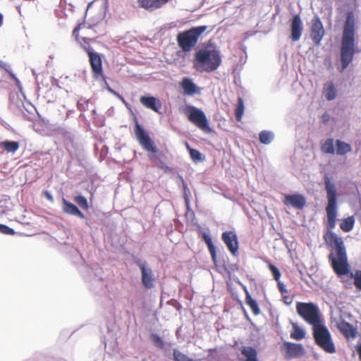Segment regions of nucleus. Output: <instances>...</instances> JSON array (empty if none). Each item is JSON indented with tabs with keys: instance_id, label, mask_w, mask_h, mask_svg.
Masks as SVG:
<instances>
[{
	"instance_id": "1",
	"label": "nucleus",
	"mask_w": 361,
	"mask_h": 361,
	"mask_svg": "<svg viewBox=\"0 0 361 361\" xmlns=\"http://www.w3.org/2000/svg\"><path fill=\"white\" fill-rule=\"evenodd\" d=\"M324 185L328 202L325 209L327 231L324 234V240L328 246L333 248V251L328 256L332 269L337 276H345L350 270L346 247L343 238L332 231L336 227L337 221L338 195L336 189L335 185L327 176L324 178Z\"/></svg>"
},
{
	"instance_id": "2",
	"label": "nucleus",
	"mask_w": 361,
	"mask_h": 361,
	"mask_svg": "<svg viewBox=\"0 0 361 361\" xmlns=\"http://www.w3.org/2000/svg\"><path fill=\"white\" fill-rule=\"evenodd\" d=\"M355 54V19L352 11L347 13L341 40V61L343 71L353 61Z\"/></svg>"
},
{
	"instance_id": "3",
	"label": "nucleus",
	"mask_w": 361,
	"mask_h": 361,
	"mask_svg": "<svg viewBox=\"0 0 361 361\" xmlns=\"http://www.w3.org/2000/svg\"><path fill=\"white\" fill-rule=\"evenodd\" d=\"M194 68L202 73L216 71L221 64L220 51L216 48L197 51L195 54Z\"/></svg>"
},
{
	"instance_id": "4",
	"label": "nucleus",
	"mask_w": 361,
	"mask_h": 361,
	"mask_svg": "<svg viewBox=\"0 0 361 361\" xmlns=\"http://www.w3.org/2000/svg\"><path fill=\"white\" fill-rule=\"evenodd\" d=\"M207 30V26L194 27L180 32L177 35V42L183 51L188 52L195 47L200 35Z\"/></svg>"
},
{
	"instance_id": "5",
	"label": "nucleus",
	"mask_w": 361,
	"mask_h": 361,
	"mask_svg": "<svg viewBox=\"0 0 361 361\" xmlns=\"http://www.w3.org/2000/svg\"><path fill=\"white\" fill-rule=\"evenodd\" d=\"M183 113L187 116L188 121L197 126L202 131L209 133L212 128L209 127L208 119L204 112L192 105H187L183 109Z\"/></svg>"
},
{
	"instance_id": "6",
	"label": "nucleus",
	"mask_w": 361,
	"mask_h": 361,
	"mask_svg": "<svg viewBox=\"0 0 361 361\" xmlns=\"http://www.w3.org/2000/svg\"><path fill=\"white\" fill-rule=\"evenodd\" d=\"M313 336L315 343L324 351L328 353L336 352L335 345L331 339V334L325 326L320 324L313 327Z\"/></svg>"
},
{
	"instance_id": "7",
	"label": "nucleus",
	"mask_w": 361,
	"mask_h": 361,
	"mask_svg": "<svg viewBox=\"0 0 361 361\" xmlns=\"http://www.w3.org/2000/svg\"><path fill=\"white\" fill-rule=\"evenodd\" d=\"M298 314L313 327L320 324V315L318 307L312 302H301L296 304Z\"/></svg>"
},
{
	"instance_id": "8",
	"label": "nucleus",
	"mask_w": 361,
	"mask_h": 361,
	"mask_svg": "<svg viewBox=\"0 0 361 361\" xmlns=\"http://www.w3.org/2000/svg\"><path fill=\"white\" fill-rule=\"evenodd\" d=\"M84 49L87 52L89 57V62L93 78L95 79L102 78L105 80L106 77L103 71L101 55L99 53L93 51L91 47L84 46Z\"/></svg>"
},
{
	"instance_id": "9",
	"label": "nucleus",
	"mask_w": 361,
	"mask_h": 361,
	"mask_svg": "<svg viewBox=\"0 0 361 361\" xmlns=\"http://www.w3.org/2000/svg\"><path fill=\"white\" fill-rule=\"evenodd\" d=\"M134 133L137 140L146 151L153 153L157 152V147L154 142L136 118Z\"/></svg>"
},
{
	"instance_id": "10",
	"label": "nucleus",
	"mask_w": 361,
	"mask_h": 361,
	"mask_svg": "<svg viewBox=\"0 0 361 361\" xmlns=\"http://www.w3.org/2000/svg\"><path fill=\"white\" fill-rule=\"evenodd\" d=\"M324 35L325 30L321 19L318 16H314L310 23V37L314 44L319 45Z\"/></svg>"
},
{
	"instance_id": "11",
	"label": "nucleus",
	"mask_w": 361,
	"mask_h": 361,
	"mask_svg": "<svg viewBox=\"0 0 361 361\" xmlns=\"http://www.w3.org/2000/svg\"><path fill=\"white\" fill-rule=\"evenodd\" d=\"M281 351L284 357L288 360L302 357L305 354L302 344L290 342H284L281 346Z\"/></svg>"
},
{
	"instance_id": "12",
	"label": "nucleus",
	"mask_w": 361,
	"mask_h": 361,
	"mask_svg": "<svg viewBox=\"0 0 361 361\" xmlns=\"http://www.w3.org/2000/svg\"><path fill=\"white\" fill-rule=\"evenodd\" d=\"M222 240L233 256L238 255L239 243L238 236L234 231H225L222 233Z\"/></svg>"
},
{
	"instance_id": "13",
	"label": "nucleus",
	"mask_w": 361,
	"mask_h": 361,
	"mask_svg": "<svg viewBox=\"0 0 361 361\" xmlns=\"http://www.w3.org/2000/svg\"><path fill=\"white\" fill-rule=\"evenodd\" d=\"M336 327L343 336L348 340L354 339L356 338L357 331L353 324L344 320L343 318H340L336 322Z\"/></svg>"
},
{
	"instance_id": "14",
	"label": "nucleus",
	"mask_w": 361,
	"mask_h": 361,
	"mask_svg": "<svg viewBox=\"0 0 361 361\" xmlns=\"http://www.w3.org/2000/svg\"><path fill=\"white\" fill-rule=\"evenodd\" d=\"M290 39L293 42L298 41L302 33V21L299 14L295 15L290 20Z\"/></svg>"
},
{
	"instance_id": "15",
	"label": "nucleus",
	"mask_w": 361,
	"mask_h": 361,
	"mask_svg": "<svg viewBox=\"0 0 361 361\" xmlns=\"http://www.w3.org/2000/svg\"><path fill=\"white\" fill-rule=\"evenodd\" d=\"M142 274V283L145 288L151 289L154 286V277L150 268H147L145 263L138 264Z\"/></svg>"
},
{
	"instance_id": "16",
	"label": "nucleus",
	"mask_w": 361,
	"mask_h": 361,
	"mask_svg": "<svg viewBox=\"0 0 361 361\" xmlns=\"http://www.w3.org/2000/svg\"><path fill=\"white\" fill-rule=\"evenodd\" d=\"M283 202L286 206L290 205L298 209H302L306 204L305 198L298 194L286 195Z\"/></svg>"
},
{
	"instance_id": "17",
	"label": "nucleus",
	"mask_w": 361,
	"mask_h": 361,
	"mask_svg": "<svg viewBox=\"0 0 361 361\" xmlns=\"http://www.w3.org/2000/svg\"><path fill=\"white\" fill-rule=\"evenodd\" d=\"M140 102L145 107L157 113H159L162 106L161 101L152 96H142L140 98Z\"/></svg>"
},
{
	"instance_id": "18",
	"label": "nucleus",
	"mask_w": 361,
	"mask_h": 361,
	"mask_svg": "<svg viewBox=\"0 0 361 361\" xmlns=\"http://www.w3.org/2000/svg\"><path fill=\"white\" fill-rule=\"evenodd\" d=\"M180 85L183 90L185 94L193 95L200 92L198 87L190 78H184Z\"/></svg>"
},
{
	"instance_id": "19",
	"label": "nucleus",
	"mask_w": 361,
	"mask_h": 361,
	"mask_svg": "<svg viewBox=\"0 0 361 361\" xmlns=\"http://www.w3.org/2000/svg\"><path fill=\"white\" fill-rule=\"evenodd\" d=\"M63 210L65 213L77 216L80 219H85V215L80 209L74 204L68 202L65 199H63Z\"/></svg>"
},
{
	"instance_id": "20",
	"label": "nucleus",
	"mask_w": 361,
	"mask_h": 361,
	"mask_svg": "<svg viewBox=\"0 0 361 361\" xmlns=\"http://www.w3.org/2000/svg\"><path fill=\"white\" fill-rule=\"evenodd\" d=\"M85 27V25L84 23H79L73 30L72 35L74 37L75 39L80 43L82 47L84 48V46L89 47L90 46V39L86 37H79V31L84 28Z\"/></svg>"
},
{
	"instance_id": "21",
	"label": "nucleus",
	"mask_w": 361,
	"mask_h": 361,
	"mask_svg": "<svg viewBox=\"0 0 361 361\" xmlns=\"http://www.w3.org/2000/svg\"><path fill=\"white\" fill-rule=\"evenodd\" d=\"M202 238L207 245L212 261L216 262V250L212 242V238L205 232H202Z\"/></svg>"
},
{
	"instance_id": "22",
	"label": "nucleus",
	"mask_w": 361,
	"mask_h": 361,
	"mask_svg": "<svg viewBox=\"0 0 361 361\" xmlns=\"http://www.w3.org/2000/svg\"><path fill=\"white\" fill-rule=\"evenodd\" d=\"M241 354L245 357L243 361H259L257 350L251 346L243 347Z\"/></svg>"
},
{
	"instance_id": "23",
	"label": "nucleus",
	"mask_w": 361,
	"mask_h": 361,
	"mask_svg": "<svg viewBox=\"0 0 361 361\" xmlns=\"http://www.w3.org/2000/svg\"><path fill=\"white\" fill-rule=\"evenodd\" d=\"M336 149L335 152L338 155H345L347 153L351 152L352 147L350 144L342 141L341 140H336Z\"/></svg>"
},
{
	"instance_id": "24",
	"label": "nucleus",
	"mask_w": 361,
	"mask_h": 361,
	"mask_svg": "<svg viewBox=\"0 0 361 361\" xmlns=\"http://www.w3.org/2000/svg\"><path fill=\"white\" fill-rule=\"evenodd\" d=\"M245 303L250 307L252 312L255 315L260 314V309L257 301L252 298L250 293L245 290Z\"/></svg>"
},
{
	"instance_id": "25",
	"label": "nucleus",
	"mask_w": 361,
	"mask_h": 361,
	"mask_svg": "<svg viewBox=\"0 0 361 361\" xmlns=\"http://www.w3.org/2000/svg\"><path fill=\"white\" fill-rule=\"evenodd\" d=\"M321 151L324 154H335L334 140L333 138H327L321 142Z\"/></svg>"
},
{
	"instance_id": "26",
	"label": "nucleus",
	"mask_w": 361,
	"mask_h": 361,
	"mask_svg": "<svg viewBox=\"0 0 361 361\" xmlns=\"http://www.w3.org/2000/svg\"><path fill=\"white\" fill-rule=\"evenodd\" d=\"M355 222V220L353 216H348L341 220L340 228L343 232H350L353 230Z\"/></svg>"
},
{
	"instance_id": "27",
	"label": "nucleus",
	"mask_w": 361,
	"mask_h": 361,
	"mask_svg": "<svg viewBox=\"0 0 361 361\" xmlns=\"http://www.w3.org/2000/svg\"><path fill=\"white\" fill-rule=\"evenodd\" d=\"M324 94L326 99L333 100L336 97V90L333 82H328L324 85Z\"/></svg>"
},
{
	"instance_id": "28",
	"label": "nucleus",
	"mask_w": 361,
	"mask_h": 361,
	"mask_svg": "<svg viewBox=\"0 0 361 361\" xmlns=\"http://www.w3.org/2000/svg\"><path fill=\"white\" fill-rule=\"evenodd\" d=\"M0 145L7 152H16L19 148V143L16 141H3L0 142Z\"/></svg>"
},
{
	"instance_id": "29",
	"label": "nucleus",
	"mask_w": 361,
	"mask_h": 361,
	"mask_svg": "<svg viewBox=\"0 0 361 361\" xmlns=\"http://www.w3.org/2000/svg\"><path fill=\"white\" fill-rule=\"evenodd\" d=\"M293 331L290 333V338L296 341H300L305 336V331L296 324H293Z\"/></svg>"
},
{
	"instance_id": "30",
	"label": "nucleus",
	"mask_w": 361,
	"mask_h": 361,
	"mask_svg": "<svg viewBox=\"0 0 361 361\" xmlns=\"http://www.w3.org/2000/svg\"><path fill=\"white\" fill-rule=\"evenodd\" d=\"M279 290L282 295L283 301L286 305H290L293 302V298L288 295V291L285 286L281 283H278Z\"/></svg>"
},
{
	"instance_id": "31",
	"label": "nucleus",
	"mask_w": 361,
	"mask_h": 361,
	"mask_svg": "<svg viewBox=\"0 0 361 361\" xmlns=\"http://www.w3.org/2000/svg\"><path fill=\"white\" fill-rule=\"evenodd\" d=\"M245 106L243 98L238 97V104L235 109V116L237 121H240L244 114Z\"/></svg>"
},
{
	"instance_id": "32",
	"label": "nucleus",
	"mask_w": 361,
	"mask_h": 361,
	"mask_svg": "<svg viewBox=\"0 0 361 361\" xmlns=\"http://www.w3.org/2000/svg\"><path fill=\"white\" fill-rule=\"evenodd\" d=\"M259 141L262 143L264 145H268L272 141L274 138V134L270 131L262 130V132L259 133Z\"/></svg>"
},
{
	"instance_id": "33",
	"label": "nucleus",
	"mask_w": 361,
	"mask_h": 361,
	"mask_svg": "<svg viewBox=\"0 0 361 361\" xmlns=\"http://www.w3.org/2000/svg\"><path fill=\"white\" fill-rule=\"evenodd\" d=\"M186 147L189 151L191 159L194 161L197 162L204 160V156L197 149L191 148L188 143L186 144Z\"/></svg>"
},
{
	"instance_id": "34",
	"label": "nucleus",
	"mask_w": 361,
	"mask_h": 361,
	"mask_svg": "<svg viewBox=\"0 0 361 361\" xmlns=\"http://www.w3.org/2000/svg\"><path fill=\"white\" fill-rule=\"evenodd\" d=\"M173 357L174 361H194L193 359L189 357L187 355L184 354L178 349L173 350Z\"/></svg>"
},
{
	"instance_id": "35",
	"label": "nucleus",
	"mask_w": 361,
	"mask_h": 361,
	"mask_svg": "<svg viewBox=\"0 0 361 361\" xmlns=\"http://www.w3.org/2000/svg\"><path fill=\"white\" fill-rule=\"evenodd\" d=\"M74 201L83 209H87L89 207L86 198L82 195L75 197Z\"/></svg>"
},
{
	"instance_id": "36",
	"label": "nucleus",
	"mask_w": 361,
	"mask_h": 361,
	"mask_svg": "<svg viewBox=\"0 0 361 361\" xmlns=\"http://www.w3.org/2000/svg\"><path fill=\"white\" fill-rule=\"evenodd\" d=\"M351 277L354 279V285L357 289L361 290V271L357 270L355 274H351Z\"/></svg>"
},
{
	"instance_id": "37",
	"label": "nucleus",
	"mask_w": 361,
	"mask_h": 361,
	"mask_svg": "<svg viewBox=\"0 0 361 361\" xmlns=\"http://www.w3.org/2000/svg\"><path fill=\"white\" fill-rule=\"evenodd\" d=\"M269 269L271 271L274 279L279 283L280 282L279 279L281 278V271L274 264H269Z\"/></svg>"
},
{
	"instance_id": "38",
	"label": "nucleus",
	"mask_w": 361,
	"mask_h": 361,
	"mask_svg": "<svg viewBox=\"0 0 361 361\" xmlns=\"http://www.w3.org/2000/svg\"><path fill=\"white\" fill-rule=\"evenodd\" d=\"M151 340L157 347L161 349L164 348V343L160 336L157 334H152Z\"/></svg>"
},
{
	"instance_id": "39",
	"label": "nucleus",
	"mask_w": 361,
	"mask_h": 361,
	"mask_svg": "<svg viewBox=\"0 0 361 361\" xmlns=\"http://www.w3.org/2000/svg\"><path fill=\"white\" fill-rule=\"evenodd\" d=\"M0 233L6 235H13L15 231L6 225L0 224Z\"/></svg>"
},
{
	"instance_id": "40",
	"label": "nucleus",
	"mask_w": 361,
	"mask_h": 361,
	"mask_svg": "<svg viewBox=\"0 0 361 361\" xmlns=\"http://www.w3.org/2000/svg\"><path fill=\"white\" fill-rule=\"evenodd\" d=\"M107 90L115 95L116 97H118L126 106L128 105V103L126 102L125 99L123 96H121L120 94H118L117 92L114 90L109 85H107L106 87Z\"/></svg>"
},
{
	"instance_id": "41",
	"label": "nucleus",
	"mask_w": 361,
	"mask_h": 361,
	"mask_svg": "<svg viewBox=\"0 0 361 361\" xmlns=\"http://www.w3.org/2000/svg\"><path fill=\"white\" fill-rule=\"evenodd\" d=\"M149 158H150L151 161H153L154 163V164L156 166H157L158 167H159V168L164 167V163L160 159V158L159 157L153 154V155H150Z\"/></svg>"
},
{
	"instance_id": "42",
	"label": "nucleus",
	"mask_w": 361,
	"mask_h": 361,
	"mask_svg": "<svg viewBox=\"0 0 361 361\" xmlns=\"http://www.w3.org/2000/svg\"><path fill=\"white\" fill-rule=\"evenodd\" d=\"M44 196L51 202L53 201V197L52 195L48 192V191H44Z\"/></svg>"
},
{
	"instance_id": "43",
	"label": "nucleus",
	"mask_w": 361,
	"mask_h": 361,
	"mask_svg": "<svg viewBox=\"0 0 361 361\" xmlns=\"http://www.w3.org/2000/svg\"><path fill=\"white\" fill-rule=\"evenodd\" d=\"M357 351L358 355H359L360 360L361 361V344L357 345Z\"/></svg>"
},
{
	"instance_id": "44",
	"label": "nucleus",
	"mask_w": 361,
	"mask_h": 361,
	"mask_svg": "<svg viewBox=\"0 0 361 361\" xmlns=\"http://www.w3.org/2000/svg\"><path fill=\"white\" fill-rule=\"evenodd\" d=\"M329 116L327 114H324L323 115V119L325 122L329 121Z\"/></svg>"
},
{
	"instance_id": "45",
	"label": "nucleus",
	"mask_w": 361,
	"mask_h": 361,
	"mask_svg": "<svg viewBox=\"0 0 361 361\" xmlns=\"http://www.w3.org/2000/svg\"><path fill=\"white\" fill-rule=\"evenodd\" d=\"M2 23H3V16H2V15L0 13V27L1 26Z\"/></svg>"
}]
</instances>
